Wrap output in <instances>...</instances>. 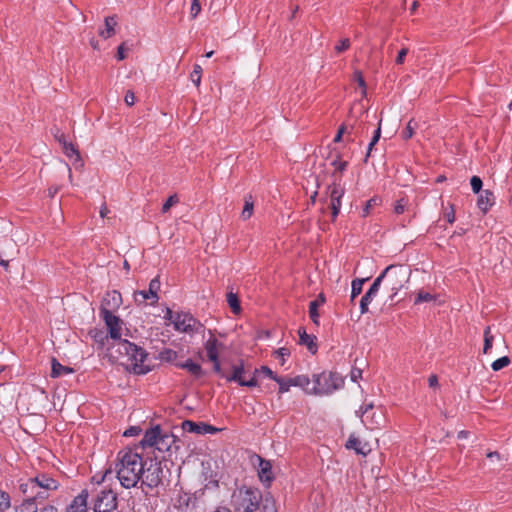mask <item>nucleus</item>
Wrapping results in <instances>:
<instances>
[{"label": "nucleus", "instance_id": "f257e3e1", "mask_svg": "<svg viewBox=\"0 0 512 512\" xmlns=\"http://www.w3.org/2000/svg\"><path fill=\"white\" fill-rule=\"evenodd\" d=\"M143 463L142 456L132 449L118 452L115 472L122 487L129 489L137 485L143 472Z\"/></svg>", "mask_w": 512, "mask_h": 512}, {"label": "nucleus", "instance_id": "f03ea898", "mask_svg": "<svg viewBox=\"0 0 512 512\" xmlns=\"http://www.w3.org/2000/svg\"><path fill=\"white\" fill-rule=\"evenodd\" d=\"M58 482L47 474H39L34 478H29L26 482L20 484L21 492L26 496L24 507L29 510L36 501H43L49 496V491L58 488Z\"/></svg>", "mask_w": 512, "mask_h": 512}, {"label": "nucleus", "instance_id": "7ed1b4c3", "mask_svg": "<svg viewBox=\"0 0 512 512\" xmlns=\"http://www.w3.org/2000/svg\"><path fill=\"white\" fill-rule=\"evenodd\" d=\"M115 341L116 343L113 345V348L122 356L123 364L130 366L135 374L142 375L149 372V367L143 364L147 357V353L143 348L121 338Z\"/></svg>", "mask_w": 512, "mask_h": 512}, {"label": "nucleus", "instance_id": "20e7f679", "mask_svg": "<svg viewBox=\"0 0 512 512\" xmlns=\"http://www.w3.org/2000/svg\"><path fill=\"white\" fill-rule=\"evenodd\" d=\"M334 167L333 171V183L328 187L329 191V203L328 206L332 211V219L335 220L338 216L341 208V198L344 195V188L341 186L340 181L342 173L348 166V161L343 160L339 152L336 153L335 158L331 162Z\"/></svg>", "mask_w": 512, "mask_h": 512}, {"label": "nucleus", "instance_id": "39448f33", "mask_svg": "<svg viewBox=\"0 0 512 512\" xmlns=\"http://www.w3.org/2000/svg\"><path fill=\"white\" fill-rule=\"evenodd\" d=\"M410 275L411 270L408 267L393 264L386 267L376 279H379L380 286L386 281L390 290L389 300L393 302L398 292L408 283Z\"/></svg>", "mask_w": 512, "mask_h": 512}, {"label": "nucleus", "instance_id": "423d86ee", "mask_svg": "<svg viewBox=\"0 0 512 512\" xmlns=\"http://www.w3.org/2000/svg\"><path fill=\"white\" fill-rule=\"evenodd\" d=\"M140 444L143 448L153 447L159 452H171L173 448L179 449L176 436L164 431L159 425L146 430Z\"/></svg>", "mask_w": 512, "mask_h": 512}, {"label": "nucleus", "instance_id": "0eeeda50", "mask_svg": "<svg viewBox=\"0 0 512 512\" xmlns=\"http://www.w3.org/2000/svg\"><path fill=\"white\" fill-rule=\"evenodd\" d=\"M261 500V491L253 487H241L232 495L235 512H256L260 509Z\"/></svg>", "mask_w": 512, "mask_h": 512}, {"label": "nucleus", "instance_id": "6e6552de", "mask_svg": "<svg viewBox=\"0 0 512 512\" xmlns=\"http://www.w3.org/2000/svg\"><path fill=\"white\" fill-rule=\"evenodd\" d=\"M344 381V377L337 372L324 371L314 374L311 394L318 396L330 395L334 391L341 389L344 386Z\"/></svg>", "mask_w": 512, "mask_h": 512}, {"label": "nucleus", "instance_id": "1a4fd4ad", "mask_svg": "<svg viewBox=\"0 0 512 512\" xmlns=\"http://www.w3.org/2000/svg\"><path fill=\"white\" fill-rule=\"evenodd\" d=\"M163 469L161 463L156 460H146L143 463V472H141L142 485L150 489L158 487L162 482Z\"/></svg>", "mask_w": 512, "mask_h": 512}, {"label": "nucleus", "instance_id": "9d476101", "mask_svg": "<svg viewBox=\"0 0 512 512\" xmlns=\"http://www.w3.org/2000/svg\"><path fill=\"white\" fill-rule=\"evenodd\" d=\"M174 329L182 333L197 332L202 327L201 323L190 313L177 312L173 320Z\"/></svg>", "mask_w": 512, "mask_h": 512}, {"label": "nucleus", "instance_id": "9b49d317", "mask_svg": "<svg viewBox=\"0 0 512 512\" xmlns=\"http://www.w3.org/2000/svg\"><path fill=\"white\" fill-rule=\"evenodd\" d=\"M117 504V496L113 491H101L95 500L94 512H114Z\"/></svg>", "mask_w": 512, "mask_h": 512}, {"label": "nucleus", "instance_id": "f8f14e48", "mask_svg": "<svg viewBox=\"0 0 512 512\" xmlns=\"http://www.w3.org/2000/svg\"><path fill=\"white\" fill-rule=\"evenodd\" d=\"M99 314L107 326L109 336L113 340H119L121 338L122 320L106 309H100Z\"/></svg>", "mask_w": 512, "mask_h": 512}, {"label": "nucleus", "instance_id": "ddd939ff", "mask_svg": "<svg viewBox=\"0 0 512 512\" xmlns=\"http://www.w3.org/2000/svg\"><path fill=\"white\" fill-rule=\"evenodd\" d=\"M255 460L256 461L254 462V464H257V473L260 482L265 487H270L275 478L274 473L272 471L271 462L269 460L262 458L259 455H255Z\"/></svg>", "mask_w": 512, "mask_h": 512}, {"label": "nucleus", "instance_id": "4468645a", "mask_svg": "<svg viewBox=\"0 0 512 512\" xmlns=\"http://www.w3.org/2000/svg\"><path fill=\"white\" fill-rule=\"evenodd\" d=\"M373 409V404H366L364 406H361L358 411H356V414L358 417L362 419V422L370 429H374L377 426L380 425V421L382 419V415L376 416L375 413H372V415H369L370 410Z\"/></svg>", "mask_w": 512, "mask_h": 512}, {"label": "nucleus", "instance_id": "2eb2a0df", "mask_svg": "<svg viewBox=\"0 0 512 512\" xmlns=\"http://www.w3.org/2000/svg\"><path fill=\"white\" fill-rule=\"evenodd\" d=\"M244 367L243 365L234 366L233 372L231 375L227 376L226 379L229 382H237L241 386L246 387H256L258 385L257 379L255 376H252L249 380H246L243 376Z\"/></svg>", "mask_w": 512, "mask_h": 512}, {"label": "nucleus", "instance_id": "dca6fc26", "mask_svg": "<svg viewBox=\"0 0 512 512\" xmlns=\"http://www.w3.org/2000/svg\"><path fill=\"white\" fill-rule=\"evenodd\" d=\"M380 289L379 279H375L368 291L363 295L360 300V311L361 314H365L369 311L368 306L377 296Z\"/></svg>", "mask_w": 512, "mask_h": 512}, {"label": "nucleus", "instance_id": "f3484780", "mask_svg": "<svg viewBox=\"0 0 512 512\" xmlns=\"http://www.w3.org/2000/svg\"><path fill=\"white\" fill-rule=\"evenodd\" d=\"M122 304V296L121 294L116 291H109L106 293L100 309H106L107 311H113L115 309H118L120 305Z\"/></svg>", "mask_w": 512, "mask_h": 512}, {"label": "nucleus", "instance_id": "a211bd4d", "mask_svg": "<svg viewBox=\"0 0 512 512\" xmlns=\"http://www.w3.org/2000/svg\"><path fill=\"white\" fill-rule=\"evenodd\" d=\"M210 337L204 344L207 357L210 361H216L219 358V349L223 347V344L219 342L213 333L210 331Z\"/></svg>", "mask_w": 512, "mask_h": 512}, {"label": "nucleus", "instance_id": "6ab92c4d", "mask_svg": "<svg viewBox=\"0 0 512 512\" xmlns=\"http://www.w3.org/2000/svg\"><path fill=\"white\" fill-rule=\"evenodd\" d=\"M160 289V281L158 278H154L149 283L148 291H139L137 294L142 297L141 302L146 300H152V303H156L159 299L158 291Z\"/></svg>", "mask_w": 512, "mask_h": 512}, {"label": "nucleus", "instance_id": "aec40b11", "mask_svg": "<svg viewBox=\"0 0 512 512\" xmlns=\"http://www.w3.org/2000/svg\"><path fill=\"white\" fill-rule=\"evenodd\" d=\"M87 499L88 492L87 490H83L67 507L66 512H88Z\"/></svg>", "mask_w": 512, "mask_h": 512}, {"label": "nucleus", "instance_id": "412c9836", "mask_svg": "<svg viewBox=\"0 0 512 512\" xmlns=\"http://www.w3.org/2000/svg\"><path fill=\"white\" fill-rule=\"evenodd\" d=\"M494 202L495 197L493 192L484 190L477 200V206L483 213H486L494 205Z\"/></svg>", "mask_w": 512, "mask_h": 512}, {"label": "nucleus", "instance_id": "4be33fe9", "mask_svg": "<svg viewBox=\"0 0 512 512\" xmlns=\"http://www.w3.org/2000/svg\"><path fill=\"white\" fill-rule=\"evenodd\" d=\"M298 334H299V343L301 345L306 346L307 349L312 354H315L317 352V344L315 343L316 337L307 334V332L304 328H300L298 330Z\"/></svg>", "mask_w": 512, "mask_h": 512}, {"label": "nucleus", "instance_id": "5701e85b", "mask_svg": "<svg viewBox=\"0 0 512 512\" xmlns=\"http://www.w3.org/2000/svg\"><path fill=\"white\" fill-rule=\"evenodd\" d=\"M347 449H353L357 454L366 455L370 449L367 443H362L357 437L354 435H350L346 442Z\"/></svg>", "mask_w": 512, "mask_h": 512}, {"label": "nucleus", "instance_id": "b1692460", "mask_svg": "<svg viewBox=\"0 0 512 512\" xmlns=\"http://www.w3.org/2000/svg\"><path fill=\"white\" fill-rule=\"evenodd\" d=\"M182 429L184 432L205 435L204 422H194L191 420H185L182 422Z\"/></svg>", "mask_w": 512, "mask_h": 512}, {"label": "nucleus", "instance_id": "393cba45", "mask_svg": "<svg viewBox=\"0 0 512 512\" xmlns=\"http://www.w3.org/2000/svg\"><path fill=\"white\" fill-rule=\"evenodd\" d=\"M74 370L71 367L64 366L60 362H58L55 358L52 359L51 362V377L58 378L64 375H68L73 373Z\"/></svg>", "mask_w": 512, "mask_h": 512}, {"label": "nucleus", "instance_id": "a878e982", "mask_svg": "<svg viewBox=\"0 0 512 512\" xmlns=\"http://www.w3.org/2000/svg\"><path fill=\"white\" fill-rule=\"evenodd\" d=\"M260 509L262 512H277L276 501L270 492L262 494Z\"/></svg>", "mask_w": 512, "mask_h": 512}, {"label": "nucleus", "instance_id": "bb28decb", "mask_svg": "<svg viewBox=\"0 0 512 512\" xmlns=\"http://www.w3.org/2000/svg\"><path fill=\"white\" fill-rule=\"evenodd\" d=\"M177 367L181 369H186L192 376L199 378L203 375L202 367L193 362L191 359H188L186 362L183 363H177Z\"/></svg>", "mask_w": 512, "mask_h": 512}, {"label": "nucleus", "instance_id": "cd10ccee", "mask_svg": "<svg viewBox=\"0 0 512 512\" xmlns=\"http://www.w3.org/2000/svg\"><path fill=\"white\" fill-rule=\"evenodd\" d=\"M117 25V21L115 16H109L105 18V28L99 31V35L108 39L115 34V26Z\"/></svg>", "mask_w": 512, "mask_h": 512}, {"label": "nucleus", "instance_id": "c85d7f7f", "mask_svg": "<svg viewBox=\"0 0 512 512\" xmlns=\"http://www.w3.org/2000/svg\"><path fill=\"white\" fill-rule=\"evenodd\" d=\"M294 386L302 388L306 393L311 394V380L306 375H297L292 378Z\"/></svg>", "mask_w": 512, "mask_h": 512}, {"label": "nucleus", "instance_id": "c756f323", "mask_svg": "<svg viewBox=\"0 0 512 512\" xmlns=\"http://www.w3.org/2000/svg\"><path fill=\"white\" fill-rule=\"evenodd\" d=\"M254 211V202L252 199V196L245 197L244 201V207L241 213V218L243 220H248L252 215Z\"/></svg>", "mask_w": 512, "mask_h": 512}, {"label": "nucleus", "instance_id": "7c9ffc66", "mask_svg": "<svg viewBox=\"0 0 512 512\" xmlns=\"http://www.w3.org/2000/svg\"><path fill=\"white\" fill-rule=\"evenodd\" d=\"M279 384V393L283 394L289 391L291 386H294L292 378L277 377L275 380Z\"/></svg>", "mask_w": 512, "mask_h": 512}, {"label": "nucleus", "instance_id": "2f4dec72", "mask_svg": "<svg viewBox=\"0 0 512 512\" xmlns=\"http://www.w3.org/2000/svg\"><path fill=\"white\" fill-rule=\"evenodd\" d=\"M177 357V352L169 348H165L159 353V359L165 362H174Z\"/></svg>", "mask_w": 512, "mask_h": 512}, {"label": "nucleus", "instance_id": "473e14b6", "mask_svg": "<svg viewBox=\"0 0 512 512\" xmlns=\"http://www.w3.org/2000/svg\"><path fill=\"white\" fill-rule=\"evenodd\" d=\"M494 337L491 334V328L487 326L484 330V347H483V353L487 354L489 353L490 349L492 348Z\"/></svg>", "mask_w": 512, "mask_h": 512}, {"label": "nucleus", "instance_id": "72a5a7b5", "mask_svg": "<svg viewBox=\"0 0 512 512\" xmlns=\"http://www.w3.org/2000/svg\"><path fill=\"white\" fill-rule=\"evenodd\" d=\"M417 127V122L414 119H411L407 123L406 128L402 131V138L405 140L412 138Z\"/></svg>", "mask_w": 512, "mask_h": 512}, {"label": "nucleus", "instance_id": "f704fd0d", "mask_svg": "<svg viewBox=\"0 0 512 512\" xmlns=\"http://www.w3.org/2000/svg\"><path fill=\"white\" fill-rule=\"evenodd\" d=\"M227 302L230 308L232 309L233 313L237 314L240 312V302L236 294H234L233 292H229L227 294Z\"/></svg>", "mask_w": 512, "mask_h": 512}, {"label": "nucleus", "instance_id": "c9c22d12", "mask_svg": "<svg viewBox=\"0 0 512 512\" xmlns=\"http://www.w3.org/2000/svg\"><path fill=\"white\" fill-rule=\"evenodd\" d=\"M366 279H355L352 281L351 301H353L362 292V287Z\"/></svg>", "mask_w": 512, "mask_h": 512}, {"label": "nucleus", "instance_id": "e433bc0d", "mask_svg": "<svg viewBox=\"0 0 512 512\" xmlns=\"http://www.w3.org/2000/svg\"><path fill=\"white\" fill-rule=\"evenodd\" d=\"M319 301L314 300L309 304V316L314 324H319V313H318Z\"/></svg>", "mask_w": 512, "mask_h": 512}, {"label": "nucleus", "instance_id": "4c0bfd02", "mask_svg": "<svg viewBox=\"0 0 512 512\" xmlns=\"http://www.w3.org/2000/svg\"><path fill=\"white\" fill-rule=\"evenodd\" d=\"M434 299H435V296L432 295L431 293L423 291V290H420L417 293V296H416V299L414 301V304H420V303H423V302H431Z\"/></svg>", "mask_w": 512, "mask_h": 512}, {"label": "nucleus", "instance_id": "58836bf2", "mask_svg": "<svg viewBox=\"0 0 512 512\" xmlns=\"http://www.w3.org/2000/svg\"><path fill=\"white\" fill-rule=\"evenodd\" d=\"M62 149H63L64 154L67 157L71 158L73 156H76L77 158H79V153L72 143L67 142L66 140H63Z\"/></svg>", "mask_w": 512, "mask_h": 512}, {"label": "nucleus", "instance_id": "ea45409f", "mask_svg": "<svg viewBox=\"0 0 512 512\" xmlns=\"http://www.w3.org/2000/svg\"><path fill=\"white\" fill-rule=\"evenodd\" d=\"M511 360L508 356H503L497 360H495L491 367L494 371H499L505 367H507L510 364Z\"/></svg>", "mask_w": 512, "mask_h": 512}, {"label": "nucleus", "instance_id": "a19ab883", "mask_svg": "<svg viewBox=\"0 0 512 512\" xmlns=\"http://www.w3.org/2000/svg\"><path fill=\"white\" fill-rule=\"evenodd\" d=\"M11 506L8 493L0 490V512H6Z\"/></svg>", "mask_w": 512, "mask_h": 512}, {"label": "nucleus", "instance_id": "79ce46f5", "mask_svg": "<svg viewBox=\"0 0 512 512\" xmlns=\"http://www.w3.org/2000/svg\"><path fill=\"white\" fill-rule=\"evenodd\" d=\"M201 74H202L201 66L199 64H195L193 67V71L190 74V78L196 86H199L201 83Z\"/></svg>", "mask_w": 512, "mask_h": 512}, {"label": "nucleus", "instance_id": "37998d69", "mask_svg": "<svg viewBox=\"0 0 512 512\" xmlns=\"http://www.w3.org/2000/svg\"><path fill=\"white\" fill-rule=\"evenodd\" d=\"M380 135H381V121L379 122L378 128L375 130L374 136L372 137L371 142L368 145V150H367L366 157L370 156L372 148L378 142V140L380 138Z\"/></svg>", "mask_w": 512, "mask_h": 512}, {"label": "nucleus", "instance_id": "c03bdc74", "mask_svg": "<svg viewBox=\"0 0 512 512\" xmlns=\"http://www.w3.org/2000/svg\"><path fill=\"white\" fill-rule=\"evenodd\" d=\"M179 202V198L176 194L171 195L162 206V213H167L170 208Z\"/></svg>", "mask_w": 512, "mask_h": 512}, {"label": "nucleus", "instance_id": "a18cd8bd", "mask_svg": "<svg viewBox=\"0 0 512 512\" xmlns=\"http://www.w3.org/2000/svg\"><path fill=\"white\" fill-rule=\"evenodd\" d=\"M257 373L263 374L265 377H268L272 380H275L278 376L268 367V366H261L260 369H255L254 376Z\"/></svg>", "mask_w": 512, "mask_h": 512}, {"label": "nucleus", "instance_id": "49530a36", "mask_svg": "<svg viewBox=\"0 0 512 512\" xmlns=\"http://www.w3.org/2000/svg\"><path fill=\"white\" fill-rule=\"evenodd\" d=\"M470 184L474 193H479L482 188V180L478 176H473L470 180Z\"/></svg>", "mask_w": 512, "mask_h": 512}, {"label": "nucleus", "instance_id": "de8ad7c7", "mask_svg": "<svg viewBox=\"0 0 512 512\" xmlns=\"http://www.w3.org/2000/svg\"><path fill=\"white\" fill-rule=\"evenodd\" d=\"M408 201L404 198L399 199L395 206H394V212L396 214H402L406 210Z\"/></svg>", "mask_w": 512, "mask_h": 512}, {"label": "nucleus", "instance_id": "09e8293b", "mask_svg": "<svg viewBox=\"0 0 512 512\" xmlns=\"http://www.w3.org/2000/svg\"><path fill=\"white\" fill-rule=\"evenodd\" d=\"M350 47V40L348 38H344L340 40V42L335 46V51L337 53H342L348 50Z\"/></svg>", "mask_w": 512, "mask_h": 512}, {"label": "nucleus", "instance_id": "8fccbe9b", "mask_svg": "<svg viewBox=\"0 0 512 512\" xmlns=\"http://www.w3.org/2000/svg\"><path fill=\"white\" fill-rule=\"evenodd\" d=\"M201 11L199 0H193L190 8V16L192 19L196 18Z\"/></svg>", "mask_w": 512, "mask_h": 512}, {"label": "nucleus", "instance_id": "3c124183", "mask_svg": "<svg viewBox=\"0 0 512 512\" xmlns=\"http://www.w3.org/2000/svg\"><path fill=\"white\" fill-rule=\"evenodd\" d=\"M354 78H355V81L358 83V85L361 88L365 89V87H366L365 80H364L363 75H362V73L360 71H356L354 73Z\"/></svg>", "mask_w": 512, "mask_h": 512}, {"label": "nucleus", "instance_id": "603ef678", "mask_svg": "<svg viewBox=\"0 0 512 512\" xmlns=\"http://www.w3.org/2000/svg\"><path fill=\"white\" fill-rule=\"evenodd\" d=\"M407 54H408V48H402L397 55L396 63L403 64Z\"/></svg>", "mask_w": 512, "mask_h": 512}, {"label": "nucleus", "instance_id": "864d4df0", "mask_svg": "<svg viewBox=\"0 0 512 512\" xmlns=\"http://www.w3.org/2000/svg\"><path fill=\"white\" fill-rule=\"evenodd\" d=\"M444 215H445V218L447 219V221L452 224L455 221L454 206L450 205L449 211H446Z\"/></svg>", "mask_w": 512, "mask_h": 512}, {"label": "nucleus", "instance_id": "5fc2aeb1", "mask_svg": "<svg viewBox=\"0 0 512 512\" xmlns=\"http://www.w3.org/2000/svg\"><path fill=\"white\" fill-rule=\"evenodd\" d=\"M276 354L282 358L281 364L283 365L285 357L290 356V350L288 348L282 347L276 351Z\"/></svg>", "mask_w": 512, "mask_h": 512}, {"label": "nucleus", "instance_id": "6e6d98bb", "mask_svg": "<svg viewBox=\"0 0 512 512\" xmlns=\"http://www.w3.org/2000/svg\"><path fill=\"white\" fill-rule=\"evenodd\" d=\"M125 103L128 105V106H132L134 105L135 103V95L132 91H127L126 94H125Z\"/></svg>", "mask_w": 512, "mask_h": 512}, {"label": "nucleus", "instance_id": "4d7b16f0", "mask_svg": "<svg viewBox=\"0 0 512 512\" xmlns=\"http://www.w3.org/2000/svg\"><path fill=\"white\" fill-rule=\"evenodd\" d=\"M351 380L353 382L358 381L362 377V370L358 368H353L350 373Z\"/></svg>", "mask_w": 512, "mask_h": 512}, {"label": "nucleus", "instance_id": "13d9d810", "mask_svg": "<svg viewBox=\"0 0 512 512\" xmlns=\"http://www.w3.org/2000/svg\"><path fill=\"white\" fill-rule=\"evenodd\" d=\"M140 432H141V429L139 427L132 426L124 432V436H126V437L135 436V435H138Z\"/></svg>", "mask_w": 512, "mask_h": 512}, {"label": "nucleus", "instance_id": "bf43d9fd", "mask_svg": "<svg viewBox=\"0 0 512 512\" xmlns=\"http://www.w3.org/2000/svg\"><path fill=\"white\" fill-rule=\"evenodd\" d=\"M347 128L346 126L342 125L339 129H338V132L336 134V136L334 137V142L335 143H338L341 141L342 139V136L343 134L346 132Z\"/></svg>", "mask_w": 512, "mask_h": 512}, {"label": "nucleus", "instance_id": "052dcab7", "mask_svg": "<svg viewBox=\"0 0 512 512\" xmlns=\"http://www.w3.org/2000/svg\"><path fill=\"white\" fill-rule=\"evenodd\" d=\"M221 429L219 428H216L210 424H207L205 423V434H216L217 432H219Z\"/></svg>", "mask_w": 512, "mask_h": 512}, {"label": "nucleus", "instance_id": "680f3d73", "mask_svg": "<svg viewBox=\"0 0 512 512\" xmlns=\"http://www.w3.org/2000/svg\"><path fill=\"white\" fill-rule=\"evenodd\" d=\"M124 51H125V50H124V43H123V44H121V45L118 47V49H117V55H116V57H117V59H118V60H124V59L126 58V55H125V52H124Z\"/></svg>", "mask_w": 512, "mask_h": 512}, {"label": "nucleus", "instance_id": "e2e57ef3", "mask_svg": "<svg viewBox=\"0 0 512 512\" xmlns=\"http://www.w3.org/2000/svg\"><path fill=\"white\" fill-rule=\"evenodd\" d=\"M175 314L170 308H167L166 309V312H165V315H164V318L166 320H169L173 323V320L175 319Z\"/></svg>", "mask_w": 512, "mask_h": 512}, {"label": "nucleus", "instance_id": "0e129e2a", "mask_svg": "<svg viewBox=\"0 0 512 512\" xmlns=\"http://www.w3.org/2000/svg\"><path fill=\"white\" fill-rule=\"evenodd\" d=\"M428 383L430 387L438 386V378L436 375H431L428 379Z\"/></svg>", "mask_w": 512, "mask_h": 512}, {"label": "nucleus", "instance_id": "69168bd1", "mask_svg": "<svg viewBox=\"0 0 512 512\" xmlns=\"http://www.w3.org/2000/svg\"><path fill=\"white\" fill-rule=\"evenodd\" d=\"M376 204H377V199H374V198H373V199H370V200L367 202V204H366V207H365V213L367 214V213H368V211H369V209H370L371 207H373V205H376Z\"/></svg>", "mask_w": 512, "mask_h": 512}, {"label": "nucleus", "instance_id": "338daca9", "mask_svg": "<svg viewBox=\"0 0 512 512\" xmlns=\"http://www.w3.org/2000/svg\"><path fill=\"white\" fill-rule=\"evenodd\" d=\"M109 212H110V211H109V209L107 208V206H106V205H103V206L101 207V209H100V216H101L102 218H105V217H107V215H108V213H109Z\"/></svg>", "mask_w": 512, "mask_h": 512}, {"label": "nucleus", "instance_id": "774afa93", "mask_svg": "<svg viewBox=\"0 0 512 512\" xmlns=\"http://www.w3.org/2000/svg\"><path fill=\"white\" fill-rule=\"evenodd\" d=\"M107 338V336H104L102 332L97 333L95 335V339L103 344V340Z\"/></svg>", "mask_w": 512, "mask_h": 512}]
</instances>
